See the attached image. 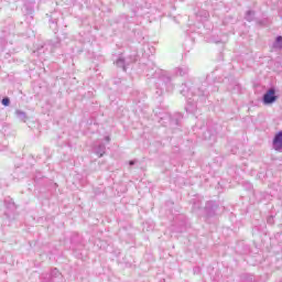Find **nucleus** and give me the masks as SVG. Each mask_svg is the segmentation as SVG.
<instances>
[{"mask_svg": "<svg viewBox=\"0 0 282 282\" xmlns=\"http://www.w3.org/2000/svg\"><path fill=\"white\" fill-rule=\"evenodd\" d=\"M106 147L105 144H99L97 148H95V153L98 155V158H102L105 155Z\"/></svg>", "mask_w": 282, "mask_h": 282, "instance_id": "nucleus-4", "label": "nucleus"}, {"mask_svg": "<svg viewBox=\"0 0 282 282\" xmlns=\"http://www.w3.org/2000/svg\"><path fill=\"white\" fill-rule=\"evenodd\" d=\"M273 47H275L276 50H281L282 48V36H278L274 44H273Z\"/></svg>", "mask_w": 282, "mask_h": 282, "instance_id": "nucleus-7", "label": "nucleus"}, {"mask_svg": "<svg viewBox=\"0 0 282 282\" xmlns=\"http://www.w3.org/2000/svg\"><path fill=\"white\" fill-rule=\"evenodd\" d=\"M252 17H254V11H248L246 14V20L252 21Z\"/></svg>", "mask_w": 282, "mask_h": 282, "instance_id": "nucleus-8", "label": "nucleus"}, {"mask_svg": "<svg viewBox=\"0 0 282 282\" xmlns=\"http://www.w3.org/2000/svg\"><path fill=\"white\" fill-rule=\"evenodd\" d=\"M2 105H3L4 107H9V106H10V98H8V97L3 98V99H2Z\"/></svg>", "mask_w": 282, "mask_h": 282, "instance_id": "nucleus-10", "label": "nucleus"}, {"mask_svg": "<svg viewBox=\"0 0 282 282\" xmlns=\"http://www.w3.org/2000/svg\"><path fill=\"white\" fill-rule=\"evenodd\" d=\"M129 164L130 166H133V164H135V161H130Z\"/></svg>", "mask_w": 282, "mask_h": 282, "instance_id": "nucleus-11", "label": "nucleus"}, {"mask_svg": "<svg viewBox=\"0 0 282 282\" xmlns=\"http://www.w3.org/2000/svg\"><path fill=\"white\" fill-rule=\"evenodd\" d=\"M180 72V76H184L186 74H188V68L184 67V68H178Z\"/></svg>", "mask_w": 282, "mask_h": 282, "instance_id": "nucleus-9", "label": "nucleus"}, {"mask_svg": "<svg viewBox=\"0 0 282 282\" xmlns=\"http://www.w3.org/2000/svg\"><path fill=\"white\" fill-rule=\"evenodd\" d=\"M279 100V95H276V89L269 88L262 96V105L270 106L274 105Z\"/></svg>", "mask_w": 282, "mask_h": 282, "instance_id": "nucleus-1", "label": "nucleus"}, {"mask_svg": "<svg viewBox=\"0 0 282 282\" xmlns=\"http://www.w3.org/2000/svg\"><path fill=\"white\" fill-rule=\"evenodd\" d=\"M273 149L282 153V131L278 132L273 139Z\"/></svg>", "mask_w": 282, "mask_h": 282, "instance_id": "nucleus-2", "label": "nucleus"}, {"mask_svg": "<svg viewBox=\"0 0 282 282\" xmlns=\"http://www.w3.org/2000/svg\"><path fill=\"white\" fill-rule=\"evenodd\" d=\"M109 140H110L109 137H106V142H109Z\"/></svg>", "mask_w": 282, "mask_h": 282, "instance_id": "nucleus-12", "label": "nucleus"}, {"mask_svg": "<svg viewBox=\"0 0 282 282\" xmlns=\"http://www.w3.org/2000/svg\"><path fill=\"white\" fill-rule=\"evenodd\" d=\"M15 116L19 118V120H23V122L28 120V116L23 110H15Z\"/></svg>", "mask_w": 282, "mask_h": 282, "instance_id": "nucleus-6", "label": "nucleus"}, {"mask_svg": "<svg viewBox=\"0 0 282 282\" xmlns=\"http://www.w3.org/2000/svg\"><path fill=\"white\" fill-rule=\"evenodd\" d=\"M50 282H63V274H61V271L58 269H54L51 272Z\"/></svg>", "mask_w": 282, "mask_h": 282, "instance_id": "nucleus-3", "label": "nucleus"}, {"mask_svg": "<svg viewBox=\"0 0 282 282\" xmlns=\"http://www.w3.org/2000/svg\"><path fill=\"white\" fill-rule=\"evenodd\" d=\"M117 67H122L123 72H127V65L122 56L116 61Z\"/></svg>", "mask_w": 282, "mask_h": 282, "instance_id": "nucleus-5", "label": "nucleus"}]
</instances>
